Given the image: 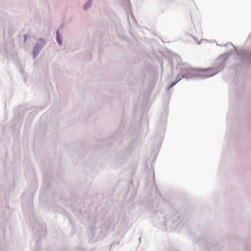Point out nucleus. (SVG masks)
<instances>
[{"mask_svg": "<svg viewBox=\"0 0 251 251\" xmlns=\"http://www.w3.org/2000/svg\"><path fill=\"white\" fill-rule=\"evenodd\" d=\"M215 75L212 69L208 68L206 69H200L199 70L196 75L202 77H208L213 76Z\"/></svg>", "mask_w": 251, "mask_h": 251, "instance_id": "nucleus-1", "label": "nucleus"}, {"mask_svg": "<svg viewBox=\"0 0 251 251\" xmlns=\"http://www.w3.org/2000/svg\"><path fill=\"white\" fill-rule=\"evenodd\" d=\"M57 41H58V43H59V44H60V43L59 42V40H58V36H57Z\"/></svg>", "mask_w": 251, "mask_h": 251, "instance_id": "nucleus-2", "label": "nucleus"}, {"mask_svg": "<svg viewBox=\"0 0 251 251\" xmlns=\"http://www.w3.org/2000/svg\"><path fill=\"white\" fill-rule=\"evenodd\" d=\"M182 77H188V76H186V74H185V75H183L182 76Z\"/></svg>", "mask_w": 251, "mask_h": 251, "instance_id": "nucleus-3", "label": "nucleus"}]
</instances>
